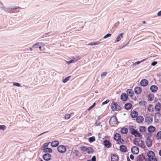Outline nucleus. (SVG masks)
Listing matches in <instances>:
<instances>
[{"label":"nucleus","instance_id":"nucleus-1","mask_svg":"<svg viewBox=\"0 0 161 161\" xmlns=\"http://www.w3.org/2000/svg\"><path fill=\"white\" fill-rule=\"evenodd\" d=\"M49 144V143H45L41 147V150L43 153H52V150L51 148L47 147Z\"/></svg>","mask_w":161,"mask_h":161},{"label":"nucleus","instance_id":"nucleus-2","mask_svg":"<svg viewBox=\"0 0 161 161\" xmlns=\"http://www.w3.org/2000/svg\"><path fill=\"white\" fill-rule=\"evenodd\" d=\"M110 106L113 111H119L120 109V107L116 103L114 102L112 103Z\"/></svg>","mask_w":161,"mask_h":161},{"label":"nucleus","instance_id":"nucleus-3","mask_svg":"<svg viewBox=\"0 0 161 161\" xmlns=\"http://www.w3.org/2000/svg\"><path fill=\"white\" fill-rule=\"evenodd\" d=\"M130 133L133 135H134L136 137H141L142 135L139 133L137 130H135L133 128H130Z\"/></svg>","mask_w":161,"mask_h":161},{"label":"nucleus","instance_id":"nucleus-4","mask_svg":"<svg viewBox=\"0 0 161 161\" xmlns=\"http://www.w3.org/2000/svg\"><path fill=\"white\" fill-rule=\"evenodd\" d=\"M110 124L112 126H115L118 124L117 118L115 116H112L109 121Z\"/></svg>","mask_w":161,"mask_h":161},{"label":"nucleus","instance_id":"nucleus-5","mask_svg":"<svg viewBox=\"0 0 161 161\" xmlns=\"http://www.w3.org/2000/svg\"><path fill=\"white\" fill-rule=\"evenodd\" d=\"M134 143L136 145H137L142 147H144V143L141 140L136 139L134 141Z\"/></svg>","mask_w":161,"mask_h":161},{"label":"nucleus","instance_id":"nucleus-6","mask_svg":"<svg viewBox=\"0 0 161 161\" xmlns=\"http://www.w3.org/2000/svg\"><path fill=\"white\" fill-rule=\"evenodd\" d=\"M66 147L63 145H60L57 147V150L60 153H64L66 151Z\"/></svg>","mask_w":161,"mask_h":161},{"label":"nucleus","instance_id":"nucleus-7","mask_svg":"<svg viewBox=\"0 0 161 161\" xmlns=\"http://www.w3.org/2000/svg\"><path fill=\"white\" fill-rule=\"evenodd\" d=\"M80 59V58L79 57H77L76 58L73 57L71 58V60L69 61H65V62L68 64L69 65L71 63H75L77 61Z\"/></svg>","mask_w":161,"mask_h":161},{"label":"nucleus","instance_id":"nucleus-8","mask_svg":"<svg viewBox=\"0 0 161 161\" xmlns=\"http://www.w3.org/2000/svg\"><path fill=\"white\" fill-rule=\"evenodd\" d=\"M52 156L49 153L44 154L43 156V158L46 161H49L51 159Z\"/></svg>","mask_w":161,"mask_h":161},{"label":"nucleus","instance_id":"nucleus-9","mask_svg":"<svg viewBox=\"0 0 161 161\" xmlns=\"http://www.w3.org/2000/svg\"><path fill=\"white\" fill-rule=\"evenodd\" d=\"M43 45V43L42 42H37L33 45L32 47L34 48H39L40 49Z\"/></svg>","mask_w":161,"mask_h":161},{"label":"nucleus","instance_id":"nucleus-10","mask_svg":"<svg viewBox=\"0 0 161 161\" xmlns=\"http://www.w3.org/2000/svg\"><path fill=\"white\" fill-rule=\"evenodd\" d=\"M155 154L152 151H149L147 154L148 160L155 157Z\"/></svg>","mask_w":161,"mask_h":161},{"label":"nucleus","instance_id":"nucleus-11","mask_svg":"<svg viewBox=\"0 0 161 161\" xmlns=\"http://www.w3.org/2000/svg\"><path fill=\"white\" fill-rule=\"evenodd\" d=\"M131 151L133 153L137 154L139 152V149L136 147L134 146L131 148Z\"/></svg>","mask_w":161,"mask_h":161},{"label":"nucleus","instance_id":"nucleus-12","mask_svg":"<svg viewBox=\"0 0 161 161\" xmlns=\"http://www.w3.org/2000/svg\"><path fill=\"white\" fill-rule=\"evenodd\" d=\"M134 90L135 93L136 94H140L142 91L141 88L139 86L135 87L134 88Z\"/></svg>","mask_w":161,"mask_h":161},{"label":"nucleus","instance_id":"nucleus-13","mask_svg":"<svg viewBox=\"0 0 161 161\" xmlns=\"http://www.w3.org/2000/svg\"><path fill=\"white\" fill-rule=\"evenodd\" d=\"M111 160L112 161H118L119 158L116 154H111Z\"/></svg>","mask_w":161,"mask_h":161},{"label":"nucleus","instance_id":"nucleus-14","mask_svg":"<svg viewBox=\"0 0 161 161\" xmlns=\"http://www.w3.org/2000/svg\"><path fill=\"white\" fill-rule=\"evenodd\" d=\"M155 130V127L153 126H150L147 128V130L150 133L153 132Z\"/></svg>","mask_w":161,"mask_h":161},{"label":"nucleus","instance_id":"nucleus-15","mask_svg":"<svg viewBox=\"0 0 161 161\" xmlns=\"http://www.w3.org/2000/svg\"><path fill=\"white\" fill-rule=\"evenodd\" d=\"M146 144L148 147H150L152 144V141L151 139L148 138L146 141Z\"/></svg>","mask_w":161,"mask_h":161},{"label":"nucleus","instance_id":"nucleus-16","mask_svg":"<svg viewBox=\"0 0 161 161\" xmlns=\"http://www.w3.org/2000/svg\"><path fill=\"white\" fill-rule=\"evenodd\" d=\"M153 121V118L151 117H147L145 119V121L148 124H150Z\"/></svg>","mask_w":161,"mask_h":161},{"label":"nucleus","instance_id":"nucleus-17","mask_svg":"<svg viewBox=\"0 0 161 161\" xmlns=\"http://www.w3.org/2000/svg\"><path fill=\"white\" fill-rule=\"evenodd\" d=\"M148 84V81L146 79H143L140 82L141 85L143 86H146Z\"/></svg>","mask_w":161,"mask_h":161},{"label":"nucleus","instance_id":"nucleus-18","mask_svg":"<svg viewBox=\"0 0 161 161\" xmlns=\"http://www.w3.org/2000/svg\"><path fill=\"white\" fill-rule=\"evenodd\" d=\"M121 99L124 101H126L128 97L127 94L125 93H123L121 96Z\"/></svg>","mask_w":161,"mask_h":161},{"label":"nucleus","instance_id":"nucleus-19","mask_svg":"<svg viewBox=\"0 0 161 161\" xmlns=\"http://www.w3.org/2000/svg\"><path fill=\"white\" fill-rule=\"evenodd\" d=\"M139 130L141 133H144L146 130V128L144 126H140L139 127Z\"/></svg>","mask_w":161,"mask_h":161},{"label":"nucleus","instance_id":"nucleus-20","mask_svg":"<svg viewBox=\"0 0 161 161\" xmlns=\"http://www.w3.org/2000/svg\"><path fill=\"white\" fill-rule=\"evenodd\" d=\"M126 92L127 94L130 97H132L134 95V93L133 90L131 89H128L127 90Z\"/></svg>","mask_w":161,"mask_h":161},{"label":"nucleus","instance_id":"nucleus-21","mask_svg":"<svg viewBox=\"0 0 161 161\" xmlns=\"http://www.w3.org/2000/svg\"><path fill=\"white\" fill-rule=\"evenodd\" d=\"M161 108V104L160 103H157L155 106V109L157 111H159L160 110Z\"/></svg>","mask_w":161,"mask_h":161},{"label":"nucleus","instance_id":"nucleus-22","mask_svg":"<svg viewBox=\"0 0 161 161\" xmlns=\"http://www.w3.org/2000/svg\"><path fill=\"white\" fill-rule=\"evenodd\" d=\"M138 115V113L135 111L133 110L131 112L130 116L133 118L136 117Z\"/></svg>","mask_w":161,"mask_h":161},{"label":"nucleus","instance_id":"nucleus-23","mask_svg":"<svg viewBox=\"0 0 161 161\" xmlns=\"http://www.w3.org/2000/svg\"><path fill=\"white\" fill-rule=\"evenodd\" d=\"M104 145L105 147L108 148L111 146V144L110 142L108 140H105L104 141Z\"/></svg>","mask_w":161,"mask_h":161},{"label":"nucleus","instance_id":"nucleus-24","mask_svg":"<svg viewBox=\"0 0 161 161\" xmlns=\"http://www.w3.org/2000/svg\"><path fill=\"white\" fill-rule=\"evenodd\" d=\"M59 144V142L57 141H53L51 144V146L53 147H55L58 146Z\"/></svg>","mask_w":161,"mask_h":161},{"label":"nucleus","instance_id":"nucleus-25","mask_svg":"<svg viewBox=\"0 0 161 161\" xmlns=\"http://www.w3.org/2000/svg\"><path fill=\"white\" fill-rule=\"evenodd\" d=\"M150 90L152 92H155L158 90V87L156 86H152L150 87Z\"/></svg>","mask_w":161,"mask_h":161},{"label":"nucleus","instance_id":"nucleus-26","mask_svg":"<svg viewBox=\"0 0 161 161\" xmlns=\"http://www.w3.org/2000/svg\"><path fill=\"white\" fill-rule=\"evenodd\" d=\"M124 34V33H122L119 34L118 36H117V38L116 39L115 41L117 42H118L123 37V35Z\"/></svg>","mask_w":161,"mask_h":161},{"label":"nucleus","instance_id":"nucleus-27","mask_svg":"<svg viewBox=\"0 0 161 161\" xmlns=\"http://www.w3.org/2000/svg\"><path fill=\"white\" fill-rule=\"evenodd\" d=\"M144 120V118L142 116H139L136 119V120L138 123L142 122Z\"/></svg>","mask_w":161,"mask_h":161},{"label":"nucleus","instance_id":"nucleus-28","mask_svg":"<svg viewBox=\"0 0 161 161\" xmlns=\"http://www.w3.org/2000/svg\"><path fill=\"white\" fill-rule=\"evenodd\" d=\"M125 107L126 109L129 110L131 108L132 105L130 103H128L125 104Z\"/></svg>","mask_w":161,"mask_h":161},{"label":"nucleus","instance_id":"nucleus-29","mask_svg":"<svg viewBox=\"0 0 161 161\" xmlns=\"http://www.w3.org/2000/svg\"><path fill=\"white\" fill-rule=\"evenodd\" d=\"M128 131V129L126 128H123L120 130L121 132L123 134H126Z\"/></svg>","mask_w":161,"mask_h":161},{"label":"nucleus","instance_id":"nucleus-30","mask_svg":"<svg viewBox=\"0 0 161 161\" xmlns=\"http://www.w3.org/2000/svg\"><path fill=\"white\" fill-rule=\"evenodd\" d=\"M100 42H92L88 44V45L89 46H96L98 45L100 43Z\"/></svg>","mask_w":161,"mask_h":161},{"label":"nucleus","instance_id":"nucleus-31","mask_svg":"<svg viewBox=\"0 0 161 161\" xmlns=\"http://www.w3.org/2000/svg\"><path fill=\"white\" fill-rule=\"evenodd\" d=\"M120 150L121 152H125L126 151V147L124 145H121L120 147Z\"/></svg>","mask_w":161,"mask_h":161},{"label":"nucleus","instance_id":"nucleus-32","mask_svg":"<svg viewBox=\"0 0 161 161\" xmlns=\"http://www.w3.org/2000/svg\"><path fill=\"white\" fill-rule=\"evenodd\" d=\"M154 98V95L152 94H151L149 95L148 99V100L150 101H152Z\"/></svg>","mask_w":161,"mask_h":161},{"label":"nucleus","instance_id":"nucleus-33","mask_svg":"<svg viewBox=\"0 0 161 161\" xmlns=\"http://www.w3.org/2000/svg\"><path fill=\"white\" fill-rule=\"evenodd\" d=\"M120 138V135L119 134L116 133L114 137V139L115 140L118 141Z\"/></svg>","mask_w":161,"mask_h":161},{"label":"nucleus","instance_id":"nucleus-34","mask_svg":"<svg viewBox=\"0 0 161 161\" xmlns=\"http://www.w3.org/2000/svg\"><path fill=\"white\" fill-rule=\"evenodd\" d=\"M95 137L94 136H92V137H90L88 139L89 141L91 143L92 142H94L95 141Z\"/></svg>","mask_w":161,"mask_h":161},{"label":"nucleus","instance_id":"nucleus-35","mask_svg":"<svg viewBox=\"0 0 161 161\" xmlns=\"http://www.w3.org/2000/svg\"><path fill=\"white\" fill-rule=\"evenodd\" d=\"M146 102L144 100L140 101L139 102V105L141 106H144L146 104Z\"/></svg>","mask_w":161,"mask_h":161},{"label":"nucleus","instance_id":"nucleus-36","mask_svg":"<svg viewBox=\"0 0 161 161\" xmlns=\"http://www.w3.org/2000/svg\"><path fill=\"white\" fill-rule=\"evenodd\" d=\"M156 137L158 140L161 138V131H159L158 133L156 136Z\"/></svg>","mask_w":161,"mask_h":161},{"label":"nucleus","instance_id":"nucleus-37","mask_svg":"<svg viewBox=\"0 0 161 161\" xmlns=\"http://www.w3.org/2000/svg\"><path fill=\"white\" fill-rule=\"evenodd\" d=\"M6 127L4 125H0V130L4 131L6 129Z\"/></svg>","mask_w":161,"mask_h":161},{"label":"nucleus","instance_id":"nucleus-38","mask_svg":"<svg viewBox=\"0 0 161 161\" xmlns=\"http://www.w3.org/2000/svg\"><path fill=\"white\" fill-rule=\"evenodd\" d=\"M70 77V76H68L66 77L63 80V82L64 83H65L67 82L69 80V78Z\"/></svg>","mask_w":161,"mask_h":161},{"label":"nucleus","instance_id":"nucleus-39","mask_svg":"<svg viewBox=\"0 0 161 161\" xmlns=\"http://www.w3.org/2000/svg\"><path fill=\"white\" fill-rule=\"evenodd\" d=\"M87 149V148L85 146H82L80 147V150L82 151H86Z\"/></svg>","mask_w":161,"mask_h":161},{"label":"nucleus","instance_id":"nucleus-40","mask_svg":"<svg viewBox=\"0 0 161 161\" xmlns=\"http://www.w3.org/2000/svg\"><path fill=\"white\" fill-rule=\"evenodd\" d=\"M92 151V149L91 148L89 147L87 148L86 152L87 153H90Z\"/></svg>","mask_w":161,"mask_h":161},{"label":"nucleus","instance_id":"nucleus-41","mask_svg":"<svg viewBox=\"0 0 161 161\" xmlns=\"http://www.w3.org/2000/svg\"><path fill=\"white\" fill-rule=\"evenodd\" d=\"M124 142V140L122 139H121L120 138L119 140L117 141V143L118 144H120L121 143H122Z\"/></svg>","mask_w":161,"mask_h":161},{"label":"nucleus","instance_id":"nucleus-42","mask_svg":"<svg viewBox=\"0 0 161 161\" xmlns=\"http://www.w3.org/2000/svg\"><path fill=\"white\" fill-rule=\"evenodd\" d=\"M70 118V115L69 114H67L65 115L64 118L65 119H68Z\"/></svg>","mask_w":161,"mask_h":161},{"label":"nucleus","instance_id":"nucleus-43","mask_svg":"<svg viewBox=\"0 0 161 161\" xmlns=\"http://www.w3.org/2000/svg\"><path fill=\"white\" fill-rule=\"evenodd\" d=\"M152 106L151 105H149L148 108V110L149 111H152Z\"/></svg>","mask_w":161,"mask_h":161},{"label":"nucleus","instance_id":"nucleus-44","mask_svg":"<svg viewBox=\"0 0 161 161\" xmlns=\"http://www.w3.org/2000/svg\"><path fill=\"white\" fill-rule=\"evenodd\" d=\"M111 36V34H108L104 37V39H106L108 37H109Z\"/></svg>","mask_w":161,"mask_h":161},{"label":"nucleus","instance_id":"nucleus-45","mask_svg":"<svg viewBox=\"0 0 161 161\" xmlns=\"http://www.w3.org/2000/svg\"><path fill=\"white\" fill-rule=\"evenodd\" d=\"M144 60H142L141 61H138V62H136L135 63L133 64V65H136L137 64H139L141 62L144 61Z\"/></svg>","mask_w":161,"mask_h":161},{"label":"nucleus","instance_id":"nucleus-46","mask_svg":"<svg viewBox=\"0 0 161 161\" xmlns=\"http://www.w3.org/2000/svg\"><path fill=\"white\" fill-rule=\"evenodd\" d=\"M107 74V72H103L101 73V77L105 76H106V75Z\"/></svg>","mask_w":161,"mask_h":161},{"label":"nucleus","instance_id":"nucleus-47","mask_svg":"<svg viewBox=\"0 0 161 161\" xmlns=\"http://www.w3.org/2000/svg\"><path fill=\"white\" fill-rule=\"evenodd\" d=\"M95 103H94L93 104V105L91 106L88 109V111L90 110L91 109H92V108L95 106Z\"/></svg>","mask_w":161,"mask_h":161},{"label":"nucleus","instance_id":"nucleus-48","mask_svg":"<svg viewBox=\"0 0 161 161\" xmlns=\"http://www.w3.org/2000/svg\"><path fill=\"white\" fill-rule=\"evenodd\" d=\"M148 160L149 161H157V160L155 157L153 158H152L151 159Z\"/></svg>","mask_w":161,"mask_h":161},{"label":"nucleus","instance_id":"nucleus-49","mask_svg":"<svg viewBox=\"0 0 161 161\" xmlns=\"http://www.w3.org/2000/svg\"><path fill=\"white\" fill-rule=\"evenodd\" d=\"M109 102V100H107L102 103V105H104L108 103Z\"/></svg>","mask_w":161,"mask_h":161},{"label":"nucleus","instance_id":"nucleus-50","mask_svg":"<svg viewBox=\"0 0 161 161\" xmlns=\"http://www.w3.org/2000/svg\"><path fill=\"white\" fill-rule=\"evenodd\" d=\"M13 85L16 86H19L20 85L19 83H13Z\"/></svg>","mask_w":161,"mask_h":161},{"label":"nucleus","instance_id":"nucleus-51","mask_svg":"<svg viewBox=\"0 0 161 161\" xmlns=\"http://www.w3.org/2000/svg\"><path fill=\"white\" fill-rule=\"evenodd\" d=\"M157 63V62L156 61H154L151 63V65L152 66H155Z\"/></svg>","mask_w":161,"mask_h":161},{"label":"nucleus","instance_id":"nucleus-52","mask_svg":"<svg viewBox=\"0 0 161 161\" xmlns=\"http://www.w3.org/2000/svg\"><path fill=\"white\" fill-rule=\"evenodd\" d=\"M130 158L131 160L133 161L134 157L133 155L131 154L130 155Z\"/></svg>","mask_w":161,"mask_h":161},{"label":"nucleus","instance_id":"nucleus-53","mask_svg":"<svg viewBox=\"0 0 161 161\" xmlns=\"http://www.w3.org/2000/svg\"><path fill=\"white\" fill-rule=\"evenodd\" d=\"M96 157L95 156H93L92 158V161H96Z\"/></svg>","mask_w":161,"mask_h":161},{"label":"nucleus","instance_id":"nucleus-54","mask_svg":"<svg viewBox=\"0 0 161 161\" xmlns=\"http://www.w3.org/2000/svg\"><path fill=\"white\" fill-rule=\"evenodd\" d=\"M74 153H75L76 155H77L79 153V152L77 150H74Z\"/></svg>","mask_w":161,"mask_h":161},{"label":"nucleus","instance_id":"nucleus-55","mask_svg":"<svg viewBox=\"0 0 161 161\" xmlns=\"http://www.w3.org/2000/svg\"><path fill=\"white\" fill-rule=\"evenodd\" d=\"M157 15L158 16H161V10L159 12L157 13Z\"/></svg>","mask_w":161,"mask_h":161},{"label":"nucleus","instance_id":"nucleus-56","mask_svg":"<svg viewBox=\"0 0 161 161\" xmlns=\"http://www.w3.org/2000/svg\"><path fill=\"white\" fill-rule=\"evenodd\" d=\"M159 154L161 156V150H160L159 151Z\"/></svg>","mask_w":161,"mask_h":161},{"label":"nucleus","instance_id":"nucleus-57","mask_svg":"<svg viewBox=\"0 0 161 161\" xmlns=\"http://www.w3.org/2000/svg\"><path fill=\"white\" fill-rule=\"evenodd\" d=\"M127 161H131L130 159L129 158H127Z\"/></svg>","mask_w":161,"mask_h":161},{"label":"nucleus","instance_id":"nucleus-58","mask_svg":"<svg viewBox=\"0 0 161 161\" xmlns=\"http://www.w3.org/2000/svg\"><path fill=\"white\" fill-rule=\"evenodd\" d=\"M30 49L31 51H32V48H30Z\"/></svg>","mask_w":161,"mask_h":161},{"label":"nucleus","instance_id":"nucleus-59","mask_svg":"<svg viewBox=\"0 0 161 161\" xmlns=\"http://www.w3.org/2000/svg\"><path fill=\"white\" fill-rule=\"evenodd\" d=\"M87 161H91V160H88Z\"/></svg>","mask_w":161,"mask_h":161},{"label":"nucleus","instance_id":"nucleus-60","mask_svg":"<svg viewBox=\"0 0 161 161\" xmlns=\"http://www.w3.org/2000/svg\"><path fill=\"white\" fill-rule=\"evenodd\" d=\"M100 135H101V134H99L98 135V136H100Z\"/></svg>","mask_w":161,"mask_h":161},{"label":"nucleus","instance_id":"nucleus-61","mask_svg":"<svg viewBox=\"0 0 161 161\" xmlns=\"http://www.w3.org/2000/svg\"><path fill=\"white\" fill-rule=\"evenodd\" d=\"M137 161H138V158L137 159Z\"/></svg>","mask_w":161,"mask_h":161},{"label":"nucleus","instance_id":"nucleus-62","mask_svg":"<svg viewBox=\"0 0 161 161\" xmlns=\"http://www.w3.org/2000/svg\"><path fill=\"white\" fill-rule=\"evenodd\" d=\"M41 161H43L42 160H41Z\"/></svg>","mask_w":161,"mask_h":161},{"label":"nucleus","instance_id":"nucleus-63","mask_svg":"<svg viewBox=\"0 0 161 161\" xmlns=\"http://www.w3.org/2000/svg\"><path fill=\"white\" fill-rule=\"evenodd\" d=\"M139 161H142V160H139Z\"/></svg>","mask_w":161,"mask_h":161},{"label":"nucleus","instance_id":"nucleus-64","mask_svg":"<svg viewBox=\"0 0 161 161\" xmlns=\"http://www.w3.org/2000/svg\"><path fill=\"white\" fill-rule=\"evenodd\" d=\"M160 101L161 102V99H160Z\"/></svg>","mask_w":161,"mask_h":161}]
</instances>
